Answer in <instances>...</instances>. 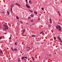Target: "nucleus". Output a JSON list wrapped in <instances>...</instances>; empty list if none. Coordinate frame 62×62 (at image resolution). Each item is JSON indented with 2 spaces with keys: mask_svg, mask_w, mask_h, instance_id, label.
Segmentation results:
<instances>
[{
  "mask_svg": "<svg viewBox=\"0 0 62 62\" xmlns=\"http://www.w3.org/2000/svg\"><path fill=\"white\" fill-rule=\"evenodd\" d=\"M56 28L58 29V30L59 31H61V27L60 25H58L56 27Z\"/></svg>",
  "mask_w": 62,
  "mask_h": 62,
  "instance_id": "f257e3e1",
  "label": "nucleus"
},
{
  "mask_svg": "<svg viewBox=\"0 0 62 62\" xmlns=\"http://www.w3.org/2000/svg\"><path fill=\"white\" fill-rule=\"evenodd\" d=\"M3 25L5 28V29H8V26L6 24H3Z\"/></svg>",
  "mask_w": 62,
  "mask_h": 62,
  "instance_id": "f03ea898",
  "label": "nucleus"
},
{
  "mask_svg": "<svg viewBox=\"0 0 62 62\" xmlns=\"http://www.w3.org/2000/svg\"><path fill=\"white\" fill-rule=\"evenodd\" d=\"M26 6L27 7V8H30V6L28 4H26Z\"/></svg>",
  "mask_w": 62,
  "mask_h": 62,
  "instance_id": "7ed1b4c3",
  "label": "nucleus"
},
{
  "mask_svg": "<svg viewBox=\"0 0 62 62\" xmlns=\"http://www.w3.org/2000/svg\"><path fill=\"white\" fill-rule=\"evenodd\" d=\"M14 7V5L12 4L11 5L10 8L12 9V8H13Z\"/></svg>",
  "mask_w": 62,
  "mask_h": 62,
  "instance_id": "20e7f679",
  "label": "nucleus"
},
{
  "mask_svg": "<svg viewBox=\"0 0 62 62\" xmlns=\"http://www.w3.org/2000/svg\"><path fill=\"white\" fill-rule=\"evenodd\" d=\"M58 39H59V40L62 43V40H61V38H60V37H59V36H58Z\"/></svg>",
  "mask_w": 62,
  "mask_h": 62,
  "instance_id": "39448f33",
  "label": "nucleus"
},
{
  "mask_svg": "<svg viewBox=\"0 0 62 62\" xmlns=\"http://www.w3.org/2000/svg\"><path fill=\"white\" fill-rule=\"evenodd\" d=\"M3 54V52L2 51H0V55H1V54Z\"/></svg>",
  "mask_w": 62,
  "mask_h": 62,
  "instance_id": "423d86ee",
  "label": "nucleus"
},
{
  "mask_svg": "<svg viewBox=\"0 0 62 62\" xmlns=\"http://www.w3.org/2000/svg\"><path fill=\"white\" fill-rule=\"evenodd\" d=\"M22 31L23 33H24V32L25 31V29H23V30Z\"/></svg>",
  "mask_w": 62,
  "mask_h": 62,
  "instance_id": "0eeeda50",
  "label": "nucleus"
},
{
  "mask_svg": "<svg viewBox=\"0 0 62 62\" xmlns=\"http://www.w3.org/2000/svg\"><path fill=\"white\" fill-rule=\"evenodd\" d=\"M31 37H36V35H31Z\"/></svg>",
  "mask_w": 62,
  "mask_h": 62,
  "instance_id": "6e6552de",
  "label": "nucleus"
},
{
  "mask_svg": "<svg viewBox=\"0 0 62 62\" xmlns=\"http://www.w3.org/2000/svg\"><path fill=\"white\" fill-rule=\"evenodd\" d=\"M16 5H17V6H21L20 5L18 4L17 3H16Z\"/></svg>",
  "mask_w": 62,
  "mask_h": 62,
  "instance_id": "1a4fd4ad",
  "label": "nucleus"
},
{
  "mask_svg": "<svg viewBox=\"0 0 62 62\" xmlns=\"http://www.w3.org/2000/svg\"><path fill=\"white\" fill-rule=\"evenodd\" d=\"M29 3H30V4H32V2H31V1L30 0L29 1Z\"/></svg>",
  "mask_w": 62,
  "mask_h": 62,
  "instance_id": "9d476101",
  "label": "nucleus"
},
{
  "mask_svg": "<svg viewBox=\"0 0 62 62\" xmlns=\"http://www.w3.org/2000/svg\"><path fill=\"white\" fill-rule=\"evenodd\" d=\"M34 13L35 14H37V12L34 11Z\"/></svg>",
  "mask_w": 62,
  "mask_h": 62,
  "instance_id": "9b49d317",
  "label": "nucleus"
},
{
  "mask_svg": "<svg viewBox=\"0 0 62 62\" xmlns=\"http://www.w3.org/2000/svg\"><path fill=\"white\" fill-rule=\"evenodd\" d=\"M10 37L9 38V39H11V34H10Z\"/></svg>",
  "mask_w": 62,
  "mask_h": 62,
  "instance_id": "f8f14e48",
  "label": "nucleus"
},
{
  "mask_svg": "<svg viewBox=\"0 0 62 62\" xmlns=\"http://www.w3.org/2000/svg\"><path fill=\"white\" fill-rule=\"evenodd\" d=\"M43 32L42 31L40 33V34H43Z\"/></svg>",
  "mask_w": 62,
  "mask_h": 62,
  "instance_id": "ddd939ff",
  "label": "nucleus"
},
{
  "mask_svg": "<svg viewBox=\"0 0 62 62\" xmlns=\"http://www.w3.org/2000/svg\"><path fill=\"white\" fill-rule=\"evenodd\" d=\"M7 12L8 14V15H9V12L8 11H7Z\"/></svg>",
  "mask_w": 62,
  "mask_h": 62,
  "instance_id": "4468645a",
  "label": "nucleus"
},
{
  "mask_svg": "<svg viewBox=\"0 0 62 62\" xmlns=\"http://www.w3.org/2000/svg\"><path fill=\"white\" fill-rule=\"evenodd\" d=\"M3 30H4V31H6V29H5V28H3Z\"/></svg>",
  "mask_w": 62,
  "mask_h": 62,
  "instance_id": "2eb2a0df",
  "label": "nucleus"
},
{
  "mask_svg": "<svg viewBox=\"0 0 62 62\" xmlns=\"http://www.w3.org/2000/svg\"><path fill=\"white\" fill-rule=\"evenodd\" d=\"M18 62H20V58H18Z\"/></svg>",
  "mask_w": 62,
  "mask_h": 62,
  "instance_id": "dca6fc26",
  "label": "nucleus"
},
{
  "mask_svg": "<svg viewBox=\"0 0 62 62\" xmlns=\"http://www.w3.org/2000/svg\"><path fill=\"white\" fill-rule=\"evenodd\" d=\"M14 50L15 51H17L18 50H17V49H16V48H15L14 49Z\"/></svg>",
  "mask_w": 62,
  "mask_h": 62,
  "instance_id": "f3484780",
  "label": "nucleus"
},
{
  "mask_svg": "<svg viewBox=\"0 0 62 62\" xmlns=\"http://www.w3.org/2000/svg\"><path fill=\"white\" fill-rule=\"evenodd\" d=\"M31 58H32L33 60V61H34V58L33 57H32Z\"/></svg>",
  "mask_w": 62,
  "mask_h": 62,
  "instance_id": "a211bd4d",
  "label": "nucleus"
},
{
  "mask_svg": "<svg viewBox=\"0 0 62 62\" xmlns=\"http://www.w3.org/2000/svg\"><path fill=\"white\" fill-rule=\"evenodd\" d=\"M58 14H59V15L60 16V13H59V11H58Z\"/></svg>",
  "mask_w": 62,
  "mask_h": 62,
  "instance_id": "6ab92c4d",
  "label": "nucleus"
},
{
  "mask_svg": "<svg viewBox=\"0 0 62 62\" xmlns=\"http://www.w3.org/2000/svg\"><path fill=\"white\" fill-rule=\"evenodd\" d=\"M21 59H24V57H22V58Z\"/></svg>",
  "mask_w": 62,
  "mask_h": 62,
  "instance_id": "aec40b11",
  "label": "nucleus"
},
{
  "mask_svg": "<svg viewBox=\"0 0 62 62\" xmlns=\"http://www.w3.org/2000/svg\"><path fill=\"white\" fill-rule=\"evenodd\" d=\"M49 21L50 22H52V20H51V19H49Z\"/></svg>",
  "mask_w": 62,
  "mask_h": 62,
  "instance_id": "412c9836",
  "label": "nucleus"
},
{
  "mask_svg": "<svg viewBox=\"0 0 62 62\" xmlns=\"http://www.w3.org/2000/svg\"><path fill=\"white\" fill-rule=\"evenodd\" d=\"M31 22H33V19L31 20L30 21Z\"/></svg>",
  "mask_w": 62,
  "mask_h": 62,
  "instance_id": "4be33fe9",
  "label": "nucleus"
},
{
  "mask_svg": "<svg viewBox=\"0 0 62 62\" xmlns=\"http://www.w3.org/2000/svg\"><path fill=\"white\" fill-rule=\"evenodd\" d=\"M10 9H11V12H13V11H12V9L10 8Z\"/></svg>",
  "mask_w": 62,
  "mask_h": 62,
  "instance_id": "5701e85b",
  "label": "nucleus"
},
{
  "mask_svg": "<svg viewBox=\"0 0 62 62\" xmlns=\"http://www.w3.org/2000/svg\"><path fill=\"white\" fill-rule=\"evenodd\" d=\"M24 58H27V57H24Z\"/></svg>",
  "mask_w": 62,
  "mask_h": 62,
  "instance_id": "b1692460",
  "label": "nucleus"
},
{
  "mask_svg": "<svg viewBox=\"0 0 62 62\" xmlns=\"http://www.w3.org/2000/svg\"><path fill=\"white\" fill-rule=\"evenodd\" d=\"M54 39H55H55H56V38H55V37H54Z\"/></svg>",
  "mask_w": 62,
  "mask_h": 62,
  "instance_id": "393cba45",
  "label": "nucleus"
},
{
  "mask_svg": "<svg viewBox=\"0 0 62 62\" xmlns=\"http://www.w3.org/2000/svg\"><path fill=\"white\" fill-rule=\"evenodd\" d=\"M16 18L18 20H19V18L18 17H17V16H16Z\"/></svg>",
  "mask_w": 62,
  "mask_h": 62,
  "instance_id": "a878e982",
  "label": "nucleus"
},
{
  "mask_svg": "<svg viewBox=\"0 0 62 62\" xmlns=\"http://www.w3.org/2000/svg\"><path fill=\"white\" fill-rule=\"evenodd\" d=\"M41 9L42 10H43L44 9V8H41Z\"/></svg>",
  "mask_w": 62,
  "mask_h": 62,
  "instance_id": "bb28decb",
  "label": "nucleus"
},
{
  "mask_svg": "<svg viewBox=\"0 0 62 62\" xmlns=\"http://www.w3.org/2000/svg\"><path fill=\"white\" fill-rule=\"evenodd\" d=\"M11 49H12V51H14V49H13L12 48H11Z\"/></svg>",
  "mask_w": 62,
  "mask_h": 62,
  "instance_id": "cd10ccee",
  "label": "nucleus"
},
{
  "mask_svg": "<svg viewBox=\"0 0 62 62\" xmlns=\"http://www.w3.org/2000/svg\"><path fill=\"white\" fill-rule=\"evenodd\" d=\"M2 39V37H0V39Z\"/></svg>",
  "mask_w": 62,
  "mask_h": 62,
  "instance_id": "c85d7f7f",
  "label": "nucleus"
},
{
  "mask_svg": "<svg viewBox=\"0 0 62 62\" xmlns=\"http://www.w3.org/2000/svg\"><path fill=\"white\" fill-rule=\"evenodd\" d=\"M30 10V11H31V12H33V11H31V10Z\"/></svg>",
  "mask_w": 62,
  "mask_h": 62,
  "instance_id": "c756f323",
  "label": "nucleus"
},
{
  "mask_svg": "<svg viewBox=\"0 0 62 62\" xmlns=\"http://www.w3.org/2000/svg\"><path fill=\"white\" fill-rule=\"evenodd\" d=\"M26 3H28V2L27 1V0H26Z\"/></svg>",
  "mask_w": 62,
  "mask_h": 62,
  "instance_id": "7c9ffc66",
  "label": "nucleus"
},
{
  "mask_svg": "<svg viewBox=\"0 0 62 62\" xmlns=\"http://www.w3.org/2000/svg\"><path fill=\"white\" fill-rule=\"evenodd\" d=\"M2 13H3V14H5V12H2Z\"/></svg>",
  "mask_w": 62,
  "mask_h": 62,
  "instance_id": "2f4dec72",
  "label": "nucleus"
},
{
  "mask_svg": "<svg viewBox=\"0 0 62 62\" xmlns=\"http://www.w3.org/2000/svg\"><path fill=\"white\" fill-rule=\"evenodd\" d=\"M20 22L21 23H23V22H22V21H20Z\"/></svg>",
  "mask_w": 62,
  "mask_h": 62,
  "instance_id": "473e14b6",
  "label": "nucleus"
},
{
  "mask_svg": "<svg viewBox=\"0 0 62 62\" xmlns=\"http://www.w3.org/2000/svg\"><path fill=\"white\" fill-rule=\"evenodd\" d=\"M49 56H52V55H51V54H49Z\"/></svg>",
  "mask_w": 62,
  "mask_h": 62,
  "instance_id": "72a5a7b5",
  "label": "nucleus"
},
{
  "mask_svg": "<svg viewBox=\"0 0 62 62\" xmlns=\"http://www.w3.org/2000/svg\"><path fill=\"white\" fill-rule=\"evenodd\" d=\"M30 18H31L30 17H29V18H28V19H30Z\"/></svg>",
  "mask_w": 62,
  "mask_h": 62,
  "instance_id": "f704fd0d",
  "label": "nucleus"
},
{
  "mask_svg": "<svg viewBox=\"0 0 62 62\" xmlns=\"http://www.w3.org/2000/svg\"><path fill=\"white\" fill-rule=\"evenodd\" d=\"M31 16L32 17H33V15H31Z\"/></svg>",
  "mask_w": 62,
  "mask_h": 62,
  "instance_id": "c9c22d12",
  "label": "nucleus"
},
{
  "mask_svg": "<svg viewBox=\"0 0 62 62\" xmlns=\"http://www.w3.org/2000/svg\"><path fill=\"white\" fill-rule=\"evenodd\" d=\"M34 24H35V23H34L32 24V25H34Z\"/></svg>",
  "mask_w": 62,
  "mask_h": 62,
  "instance_id": "e433bc0d",
  "label": "nucleus"
},
{
  "mask_svg": "<svg viewBox=\"0 0 62 62\" xmlns=\"http://www.w3.org/2000/svg\"><path fill=\"white\" fill-rule=\"evenodd\" d=\"M15 45H17V44L16 43H15Z\"/></svg>",
  "mask_w": 62,
  "mask_h": 62,
  "instance_id": "4c0bfd02",
  "label": "nucleus"
},
{
  "mask_svg": "<svg viewBox=\"0 0 62 62\" xmlns=\"http://www.w3.org/2000/svg\"><path fill=\"white\" fill-rule=\"evenodd\" d=\"M28 23H26V24H27V25H28Z\"/></svg>",
  "mask_w": 62,
  "mask_h": 62,
  "instance_id": "58836bf2",
  "label": "nucleus"
},
{
  "mask_svg": "<svg viewBox=\"0 0 62 62\" xmlns=\"http://www.w3.org/2000/svg\"><path fill=\"white\" fill-rule=\"evenodd\" d=\"M45 34L46 35L47 34V32H45Z\"/></svg>",
  "mask_w": 62,
  "mask_h": 62,
  "instance_id": "ea45409f",
  "label": "nucleus"
},
{
  "mask_svg": "<svg viewBox=\"0 0 62 62\" xmlns=\"http://www.w3.org/2000/svg\"><path fill=\"white\" fill-rule=\"evenodd\" d=\"M8 25H10V24L8 23Z\"/></svg>",
  "mask_w": 62,
  "mask_h": 62,
  "instance_id": "a19ab883",
  "label": "nucleus"
},
{
  "mask_svg": "<svg viewBox=\"0 0 62 62\" xmlns=\"http://www.w3.org/2000/svg\"><path fill=\"white\" fill-rule=\"evenodd\" d=\"M58 24H60L59 23H58Z\"/></svg>",
  "mask_w": 62,
  "mask_h": 62,
  "instance_id": "79ce46f5",
  "label": "nucleus"
},
{
  "mask_svg": "<svg viewBox=\"0 0 62 62\" xmlns=\"http://www.w3.org/2000/svg\"><path fill=\"white\" fill-rule=\"evenodd\" d=\"M28 49H30V47H29L28 48Z\"/></svg>",
  "mask_w": 62,
  "mask_h": 62,
  "instance_id": "37998d69",
  "label": "nucleus"
},
{
  "mask_svg": "<svg viewBox=\"0 0 62 62\" xmlns=\"http://www.w3.org/2000/svg\"><path fill=\"white\" fill-rule=\"evenodd\" d=\"M40 20V19H39V18H38V20Z\"/></svg>",
  "mask_w": 62,
  "mask_h": 62,
  "instance_id": "c03bdc74",
  "label": "nucleus"
},
{
  "mask_svg": "<svg viewBox=\"0 0 62 62\" xmlns=\"http://www.w3.org/2000/svg\"><path fill=\"white\" fill-rule=\"evenodd\" d=\"M19 21V22H21V21Z\"/></svg>",
  "mask_w": 62,
  "mask_h": 62,
  "instance_id": "a18cd8bd",
  "label": "nucleus"
},
{
  "mask_svg": "<svg viewBox=\"0 0 62 62\" xmlns=\"http://www.w3.org/2000/svg\"><path fill=\"white\" fill-rule=\"evenodd\" d=\"M5 35H6V34H6V33H5Z\"/></svg>",
  "mask_w": 62,
  "mask_h": 62,
  "instance_id": "49530a36",
  "label": "nucleus"
},
{
  "mask_svg": "<svg viewBox=\"0 0 62 62\" xmlns=\"http://www.w3.org/2000/svg\"><path fill=\"white\" fill-rule=\"evenodd\" d=\"M30 26H31V25Z\"/></svg>",
  "mask_w": 62,
  "mask_h": 62,
  "instance_id": "de8ad7c7",
  "label": "nucleus"
}]
</instances>
